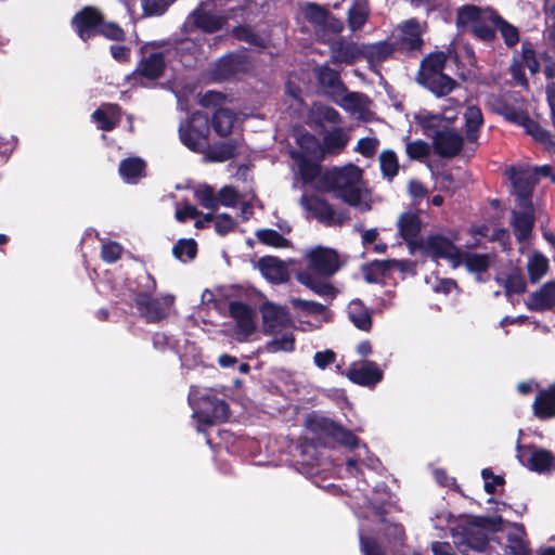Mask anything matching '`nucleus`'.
<instances>
[{"label": "nucleus", "mask_w": 555, "mask_h": 555, "mask_svg": "<svg viewBox=\"0 0 555 555\" xmlns=\"http://www.w3.org/2000/svg\"><path fill=\"white\" fill-rule=\"evenodd\" d=\"M383 175L389 179L393 178L399 169L396 154L392 151H384L379 156Z\"/></svg>", "instance_id": "864d4df0"}, {"label": "nucleus", "mask_w": 555, "mask_h": 555, "mask_svg": "<svg viewBox=\"0 0 555 555\" xmlns=\"http://www.w3.org/2000/svg\"><path fill=\"white\" fill-rule=\"evenodd\" d=\"M147 283L145 292L138 295L135 301L139 310L149 321H158L166 315V311L175 301V297L170 294L162 296L159 299H152L151 294L156 288V282L145 273L143 276Z\"/></svg>", "instance_id": "4468645a"}, {"label": "nucleus", "mask_w": 555, "mask_h": 555, "mask_svg": "<svg viewBox=\"0 0 555 555\" xmlns=\"http://www.w3.org/2000/svg\"><path fill=\"white\" fill-rule=\"evenodd\" d=\"M195 199L206 209L217 210L219 208V199L210 185H198L194 191Z\"/></svg>", "instance_id": "8fccbe9b"}, {"label": "nucleus", "mask_w": 555, "mask_h": 555, "mask_svg": "<svg viewBox=\"0 0 555 555\" xmlns=\"http://www.w3.org/2000/svg\"><path fill=\"white\" fill-rule=\"evenodd\" d=\"M450 103L440 113L423 109L414 115L415 122L433 139L435 152L442 157L455 156L463 146L462 135L452 127L460 105L451 100Z\"/></svg>", "instance_id": "f257e3e1"}, {"label": "nucleus", "mask_w": 555, "mask_h": 555, "mask_svg": "<svg viewBox=\"0 0 555 555\" xmlns=\"http://www.w3.org/2000/svg\"><path fill=\"white\" fill-rule=\"evenodd\" d=\"M516 457L531 472L547 474L555 470L553 453H516Z\"/></svg>", "instance_id": "5701e85b"}, {"label": "nucleus", "mask_w": 555, "mask_h": 555, "mask_svg": "<svg viewBox=\"0 0 555 555\" xmlns=\"http://www.w3.org/2000/svg\"><path fill=\"white\" fill-rule=\"evenodd\" d=\"M307 267L298 272L297 280L319 296L333 298L335 288L325 281L339 269V259L335 250L314 247L306 251Z\"/></svg>", "instance_id": "7ed1b4c3"}, {"label": "nucleus", "mask_w": 555, "mask_h": 555, "mask_svg": "<svg viewBox=\"0 0 555 555\" xmlns=\"http://www.w3.org/2000/svg\"><path fill=\"white\" fill-rule=\"evenodd\" d=\"M236 68V59L234 56H224L217 63L216 79H223L232 75Z\"/></svg>", "instance_id": "680f3d73"}, {"label": "nucleus", "mask_w": 555, "mask_h": 555, "mask_svg": "<svg viewBox=\"0 0 555 555\" xmlns=\"http://www.w3.org/2000/svg\"><path fill=\"white\" fill-rule=\"evenodd\" d=\"M301 204L325 224H341L345 221L341 214H337L326 202L318 197L302 196Z\"/></svg>", "instance_id": "4be33fe9"}, {"label": "nucleus", "mask_w": 555, "mask_h": 555, "mask_svg": "<svg viewBox=\"0 0 555 555\" xmlns=\"http://www.w3.org/2000/svg\"><path fill=\"white\" fill-rule=\"evenodd\" d=\"M369 16V5L366 0H354L348 11V24L351 30L360 29Z\"/></svg>", "instance_id": "37998d69"}, {"label": "nucleus", "mask_w": 555, "mask_h": 555, "mask_svg": "<svg viewBox=\"0 0 555 555\" xmlns=\"http://www.w3.org/2000/svg\"><path fill=\"white\" fill-rule=\"evenodd\" d=\"M190 401L194 405V417L204 425L214 424L216 422L228 418L227 404L208 393L197 397V391L192 388L190 392Z\"/></svg>", "instance_id": "ddd939ff"}, {"label": "nucleus", "mask_w": 555, "mask_h": 555, "mask_svg": "<svg viewBox=\"0 0 555 555\" xmlns=\"http://www.w3.org/2000/svg\"><path fill=\"white\" fill-rule=\"evenodd\" d=\"M145 163L138 157L122 160L119 165V173L127 183H137L144 176Z\"/></svg>", "instance_id": "4c0bfd02"}, {"label": "nucleus", "mask_w": 555, "mask_h": 555, "mask_svg": "<svg viewBox=\"0 0 555 555\" xmlns=\"http://www.w3.org/2000/svg\"><path fill=\"white\" fill-rule=\"evenodd\" d=\"M486 103L491 111L506 120L520 125L534 140L542 143L548 141V133L528 116L524 101L516 94H489Z\"/></svg>", "instance_id": "20e7f679"}, {"label": "nucleus", "mask_w": 555, "mask_h": 555, "mask_svg": "<svg viewBox=\"0 0 555 555\" xmlns=\"http://www.w3.org/2000/svg\"><path fill=\"white\" fill-rule=\"evenodd\" d=\"M259 270L261 274L270 282L280 284L288 279L286 266L274 257H263L259 260Z\"/></svg>", "instance_id": "cd10ccee"}, {"label": "nucleus", "mask_w": 555, "mask_h": 555, "mask_svg": "<svg viewBox=\"0 0 555 555\" xmlns=\"http://www.w3.org/2000/svg\"><path fill=\"white\" fill-rule=\"evenodd\" d=\"M235 121L236 116L230 109L220 108L214 115L212 127L216 133L225 137L231 133Z\"/></svg>", "instance_id": "a19ab883"}, {"label": "nucleus", "mask_w": 555, "mask_h": 555, "mask_svg": "<svg viewBox=\"0 0 555 555\" xmlns=\"http://www.w3.org/2000/svg\"><path fill=\"white\" fill-rule=\"evenodd\" d=\"M496 28L501 33L505 43L509 47L515 46L519 41L518 29L509 23L499 17Z\"/></svg>", "instance_id": "13d9d810"}, {"label": "nucleus", "mask_w": 555, "mask_h": 555, "mask_svg": "<svg viewBox=\"0 0 555 555\" xmlns=\"http://www.w3.org/2000/svg\"><path fill=\"white\" fill-rule=\"evenodd\" d=\"M348 377L356 384L369 386L378 383L383 373L374 362H365L350 369Z\"/></svg>", "instance_id": "a878e982"}, {"label": "nucleus", "mask_w": 555, "mask_h": 555, "mask_svg": "<svg viewBox=\"0 0 555 555\" xmlns=\"http://www.w3.org/2000/svg\"><path fill=\"white\" fill-rule=\"evenodd\" d=\"M219 206L233 207L241 199V194L231 185H225L220 189L217 194Z\"/></svg>", "instance_id": "052dcab7"}, {"label": "nucleus", "mask_w": 555, "mask_h": 555, "mask_svg": "<svg viewBox=\"0 0 555 555\" xmlns=\"http://www.w3.org/2000/svg\"><path fill=\"white\" fill-rule=\"evenodd\" d=\"M318 78L320 83L328 89L330 95L334 99L344 93V85L341 83L337 72L328 67H320L318 69Z\"/></svg>", "instance_id": "58836bf2"}, {"label": "nucleus", "mask_w": 555, "mask_h": 555, "mask_svg": "<svg viewBox=\"0 0 555 555\" xmlns=\"http://www.w3.org/2000/svg\"><path fill=\"white\" fill-rule=\"evenodd\" d=\"M305 426L308 430L315 435L332 437L341 446L350 449L361 448L360 440L350 431L345 430L328 417L311 413L306 417Z\"/></svg>", "instance_id": "9b49d317"}, {"label": "nucleus", "mask_w": 555, "mask_h": 555, "mask_svg": "<svg viewBox=\"0 0 555 555\" xmlns=\"http://www.w3.org/2000/svg\"><path fill=\"white\" fill-rule=\"evenodd\" d=\"M499 17L500 16L494 13V18H488L474 24L470 31L478 38L489 41L494 37V28H496Z\"/></svg>", "instance_id": "3c124183"}, {"label": "nucleus", "mask_w": 555, "mask_h": 555, "mask_svg": "<svg viewBox=\"0 0 555 555\" xmlns=\"http://www.w3.org/2000/svg\"><path fill=\"white\" fill-rule=\"evenodd\" d=\"M261 328L264 335L293 328V319L286 307L264 300L259 307Z\"/></svg>", "instance_id": "2eb2a0df"}, {"label": "nucleus", "mask_w": 555, "mask_h": 555, "mask_svg": "<svg viewBox=\"0 0 555 555\" xmlns=\"http://www.w3.org/2000/svg\"><path fill=\"white\" fill-rule=\"evenodd\" d=\"M182 143L192 151L203 152L208 146L209 119L206 114L194 113L179 129Z\"/></svg>", "instance_id": "f8f14e48"}, {"label": "nucleus", "mask_w": 555, "mask_h": 555, "mask_svg": "<svg viewBox=\"0 0 555 555\" xmlns=\"http://www.w3.org/2000/svg\"><path fill=\"white\" fill-rule=\"evenodd\" d=\"M289 302L294 309H297L307 315L320 317L321 320H319V323L315 325V327L320 326L322 322L326 321V310L323 305L296 297H292Z\"/></svg>", "instance_id": "c03bdc74"}, {"label": "nucleus", "mask_w": 555, "mask_h": 555, "mask_svg": "<svg viewBox=\"0 0 555 555\" xmlns=\"http://www.w3.org/2000/svg\"><path fill=\"white\" fill-rule=\"evenodd\" d=\"M310 119L318 125L324 122L338 124L340 122V115L333 107L315 103L310 109Z\"/></svg>", "instance_id": "49530a36"}, {"label": "nucleus", "mask_w": 555, "mask_h": 555, "mask_svg": "<svg viewBox=\"0 0 555 555\" xmlns=\"http://www.w3.org/2000/svg\"><path fill=\"white\" fill-rule=\"evenodd\" d=\"M122 247L115 242H106L102 245V258L106 262H115L120 258Z\"/></svg>", "instance_id": "69168bd1"}, {"label": "nucleus", "mask_w": 555, "mask_h": 555, "mask_svg": "<svg viewBox=\"0 0 555 555\" xmlns=\"http://www.w3.org/2000/svg\"><path fill=\"white\" fill-rule=\"evenodd\" d=\"M165 67V61L162 53H152L150 56L143 59L135 72L133 73L134 76L140 75L143 76L150 80L157 79Z\"/></svg>", "instance_id": "2f4dec72"}, {"label": "nucleus", "mask_w": 555, "mask_h": 555, "mask_svg": "<svg viewBox=\"0 0 555 555\" xmlns=\"http://www.w3.org/2000/svg\"><path fill=\"white\" fill-rule=\"evenodd\" d=\"M325 453H292L291 462L294 468L306 476H318L325 472L328 465L323 455Z\"/></svg>", "instance_id": "aec40b11"}, {"label": "nucleus", "mask_w": 555, "mask_h": 555, "mask_svg": "<svg viewBox=\"0 0 555 555\" xmlns=\"http://www.w3.org/2000/svg\"><path fill=\"white\" fill-rule=\"evenodd\" d=\"M362 467H366L376 473L384 470L382 461L374 453L369 454L364 460L347 459L346 461L347 473L356 478L363 477Z\"/></svg>", "instance_id": "473e14b6"}, {"label": "nucleus", "mask_w": 555, "mask_h": 555, "mask_svg": "<svg viewBox=\"0 0 555 555\" xmlns=\"http://www.w3.org/2000/svg\"><path fill=\"white\" fill-rule=\"evenodd\" d=\"M446 56L442 53L430 54L421 64L417 81L438 96L450 93L456 82L442 73Z\"/></svg>", "instance_id": "6e6552de"}, {"label": "nucleus", "mask_w": 555, "mask_h": 555, "mask_svg": "<svg viewBox=\"0 0 555 555\" xmlns=\"http://www.w3.org/2000/svg\"><path fill=\"white\" fill-rule=\"evenodd\" d=\"M555 304V282L544 284L539 291L532 293L527 301L530 310L542 311Z\"/></svg>", "instance_id": "c756f323"}, {"label": "nucleus", "mask_w": 555, "mask_h": 555, "mask_svg": "<svg viewBox=\"0 0 555 555\" xmlns=\"http://www.w3.org/2000/svg\"><path fill=\"white\" fill-rule=\"evenodd\" d=\"M519 209L513 211L512 224L518 241L528 238L533 227V207L530 201L519 202Z\"/></svg>", "instance_id": "412c9836"}, {"label": "nucleus", "mask_w": 555, "mask_h": 555, "mask_svg": "<svg viewBox=\"0 0 555 555\" xmlns=\"http://www.w3.org/2000/svg\"><path fill=\"white\" fill-rule=\"evenodd\" d=\"M393 52V47L389 42H377L365 47L364 54L372 65H377L387 60Z\"/></svg>", "instance_id": "de8ad7c7"}, {"label": "nucleus", "mask_w": 555, "mask_h": 555, "mask_svg": "<svg viewBox=\"0 0 555 555\" xmlns=\"http://www.w3.org/2000/svg\"><path fill=\"white\" fill-rule=\"evenodd\" d=\"M256 235L261 243L272 247H286L288 245V241L274 230H259Z\"/></svg>", "instance_id": "5fc2aeb1"}, {"label": "nucleus", "mask_w": 555, "mask_h": 555, "mask_svg": "<svg viewBox=\"0 0 555 555\" xmlns=\"http://www.w3.org/2000/svg\"><path fill=\"white\" fill-rule=\"evenodd\" d=\"M424 253L433 259H444L453 268L462 264V251L447 237L441 235L428 236L422 245Z\"/></svg>", "instance_id": "dca6fc26"}, {"label": "nucleus", "mask_w": 555, "mask_h": 555, "mask_svg": "<svg viewBox=\"0 0 555 555\" xmlns=\"http://www.w3.org/2000/svg\"><path fill=\"white\" fill-rule=\"evenodd\" d=\"M359 542L362 555H387L385 548L375 538L360 534Z\"/></svg>", "instance_id": "4d7b16f0"}, {"label": "nucleus", "mask_w": 555, "mask_h": 555, "mask_svg": "<svg viewBox=\"0 0 555 555\" xmlns=\"http://www.w3.org/2000/svg\"><path fill=\"white\" fill-rule=\"evenodd\" d=\"M425 26L415 20H409L399 26L393 34L395 43L401 50H421L423 46L422 34Z\"/></svg>", "instance_id": "6ab92c4d"}, {"label": "nucleus", "mask_w": 555, "mask_h": 555, "mask_svg": "<svg viewBox=\"0 0 555 555\" xmlns=\"http://www.w3.org/2000/svg\"><path fill=\"white\" fill-rule=\"evenodd\" d=\"M359 54L360 52L356 46L346 44L335 53L334 60L335 62L350 64L356 61Z\"/></svg>", "instance_id": "e2e57ef3"}, {"label": "nucleus", "mask_w": 555, "mask_h": 555, "mask_svg": "<svg viewBox=\"0 0 555 555\" xmlns=\"http://www.w3.org/2000/svg\"><path fill=\"white\" fill-rule=\"evenodd\" d=\"M302 14L317 27L318 31L338 34L343 29V23L339 20L315 3H306L302 7Z\"/></svg>", "instance_id": "a211bd4d"}, {"label": "nucleus", "mask_w": 555, "mask_h": 555, "mask_svg": "<svg viewBox=\"0 0 555 555\" xmlns=\"http://www.w3.org/2000/svg\"><path fill=\"white\" fill-rule=\"evenodd\" d=\"M373 268H377L380 271H389L396 269L401 272H408L412 270L413 266L409 260L388 259L374 261Z\"/></svg>", "instance_id": "bf43d9fd"}, {"label": "nucleus", "mask_w": 555, "mask_h": 555, "mask_svg": "<svg viewBox=\"0 0 555 555\" xmlns=\"http://www.w3.org/2000/svg\"><path fill=\"white\" fill-rule=\"evenodd\" d=\"M321 189L333 191L336 196L361 212L372 209L370 191L362 183V171L354 165L331 170L322 176Z\"/></svg>", "instance_id": "f03ea898"}, {"label": "nucleus", "mask_w": 555, "mask_h": 555, "mask_svg": "<svg viewBox=\"0 0 555 555\" xmlns=\"http://www.w3.org/2000/svg\"><path fill=\"white\" fill-rule=\"evenodd\" d=\"M92 118L102 130H112L120 119V112L117 105L103 104L93 114Z\"/></svg>", "instance_id": "f704fd0d"}, {"label": "nucleus", "mask_w": 555, "mask_h": 555, "mask_svg": "<svg viewBox=\"0 0 555 555\" xmlns=\"http://www.w3.org/2000/svg\"><path fill=\"white\" fill-rule=\"evenodd\" d=\"M498 282L503 285L506 294H520L526 289V282L519 269H511L508 272L500 273L496 278Z\"/></svg>", "instance_id": "e433bc0d"}, {"label": "nucleus", "mask_w": 555, "mask_h": 555, "mask_svg": "<svg viewBox=\"0 0 555 555\" xmlns=\"http://www.w3.org/2000/svg\"><path fill=\"white\" fill-rule=\"evenodd\" d=\"M379 145V141L375 137H366L359 140L356 150L366 156H372Z\"/></svg>", "instance_id": "0e129e2a"}, {"label": "nucleus", "mask_w": 555, "mask_h": 555, "mask_svg": "<svg viewBox=\"0 0 555 555\" xmlns=\"http://www.w3.org/2000/svg\"><path fill=\"white\" fill-rule=\"evenodd\" d=\"M267 336L272 337L263 347L267 352H293L295 350L293 328H287L275 334H267Z\"/></svg>", "instance_id": "7c9ffc66"}, {"label": "nucleus", "mask_w": 555, "mask_h": 555, "mask_svg": "<svg viewBox=\"0 0 555 555\" xmlns=\"http://www.w3.org/2000/svg\"><path fill=\"white\" fill-rule=\"evenodd\" d=\"M73 25L82 40H88L95 34H102L111 40H122L124 30L114 23H104L102 14L91 7H87L73 18Z\"/></svg>", "instance_id": "0eeeda50"}, {"label": "nucleus", "mask_w": 555, "mask_h": 555, "mask_svg": "<svg viewBox=\"0 0 555 555\" xmlns=\"http://www.w3.org/2000/svg\"><path fill=\"white\" fill-rule=\"evenodd\" d=\"M348 315L358 328L366 331L371 327V315L360 300L350 301L348 305Z\"/></svg>", "instance_id": "79ce46f5"}, {"label": "nucleus", "mask_w": 555, "mask_h": 555, "mask_svg": "<svg viewBox=\"0 0 555 555\" xmlns=\"http://www.w3.org/2000/svg\"><path fill=\"white\" fill-rule=\"evenodd\" d=\"M514 531L507 533L504 555H532L522 524H512Z\"/></svg>", "instance_id": "b1692460"}, {"label": "nucleus", "mask_w": 555, "mask_h": 555, "mask_svg": "<svg viewBox=\"0 0 555 555\" xmlns=\"http://www.w3.org/2000/svg\"><path fill=\"white\" fill-rule=\"evenodd\" d=\"M501 516H475L466 524H460L452 529V537L460 552L468 550L485 552L489 545V538L485 530L498 532L502 530Z\"/></svg>", "instance_id": "39448f33"}, {"label": "nucleus", "mask_w": 555, "mask_h": 555, "mask_svg": "<svg viewBox=\"0 0 555 555\" xmlns=\"http://www.w3.org/2000/svg\"><path fill=\"white\" fill-rule=\"evenodd\" d=\"M492 257L489 254L464 253L462 251V264L469 272L482 273L488 270L492 263Z\"/></svg>", "instance_id": "ea45409f"}, {"label": "nucleus", "mask_w": 555, "mask_h": 555, "mask_svg": "<svg viewBox=\"0 0 555 555\" xmlns=\"http://www.w3.org/2000/svg\"><path fill=\"white\" fill-rule=\"evenodd\" d=\"M333 100L358 118L366 119L369 100L365 95L356 92L348 93L344 89V93Z\"/></svg>", "instance_id": "bb28decb"}, {"label": "nucleus", "mask_w": 555, "mask_h": 555, "mask_svg": "<svg viewBox=\"0 0 555 555\" xmlns=\"http://www.w3.org/2000/svg\"><path fill=\"white\" fill-rule=\"evenodd\" d=\"M295 139L301 150V154L293 153L297 160L299 173L306 183L314 182L321 175V169L315 162L322 158V143L305 130H297Z\"/></svg>", "instance_id": "423d86ee"}, {"label": "nucleus", "mask_w": 555, "mask_h": 555, "mask_svg": "<svg viewBox=\"0 0 555 555\" xmlns=\"http://www.w3.org/2000/svg\"><path fill=\"white\" fill-rule=\"evenodd\" d=\"M488 18H494V11L491 9H479L475 5H465L457 11V25L472 29L474 24Z\"/></svg>", "instance_id": "c85d7f7f"}, {"label": "nucleus", "mask_w": 555, "mask_h": 555, "mask_svg": "<svg viewBox=\"0 0 555 555\" xmlns=\"http://www.w3.org/2000/svg\"><path fill=\"white\" fill-rule=\"evenodd\" d=\"M533 411L539 418H550L555 415V385L541 391L533 403Z\"/></svg>", "instance_id": "72a5a7b5"}, {"label": "nucleus", "mask_w": 555, "mask_h": 555, "mask_svg": "<svg viewBox=\"0 0 555 555\" xmlns=\"http://www.w3.org/2000/svg\"><path fill=\"white\" fill-rule=\"evenodd\" d=\"M398 230L406 242L411 243L421 231V220L415 212H403L398 219Z\"/></svg>", "instance_id": "c9c22d12"}, {"label": "nucleus", "mask_w": 555, "mask_h": 555, "mask_svg": "<svg viewBox=\"0 0 555 555\" xmlns=\"http://www.w3.org/2000/svg\"><path fill=\"white\" fill-rule=\"evenodd\" d=\"M171 0H142V7L147 15L162 14Z\"/></svg>", "instance_id": "338daca9"}, {"label": "nucleus", "mask_w": 555, "mask_h": 555, "mask_svg": "<svg viewBox=\"0 0 555 555\" xmlns=\"http://www.w3.org/2000/svg\"><path fill=\"white\" fill-rule=\"evenodd\" d=\"M228 310L232 325L227 330V334L237 343L254 340V337L258 334L256 310L242 301H231Z\"/></svg>", "instance_id": "1a4fd4ad"}, {"label": "nucleus", "mask_w": 555, "mask_h": 555, "mask_svg": "<svg viewBox=\"0 0 555 555\" xmlns=\"http://www.w3.org/2000/svg\"><path fill=\"white\" fill-rule=\"evenodd\" d=\"M245 2L246 0H208L191 14L189 23L205 33H215L221 29L225 22V17L217 11L223 8L233 11L243 7Z\"/></svg>", "instance_id": "9d476101"}, {"label": "nucleus", "mask_w": 555, "mask_h": 555, "mask_svg": "<svg viewBox=\"0 0 555 555\" xmlns=\"http://www.w3.org/2000/svg\"><path fill=\"white\" fill-rule=\"evenodd\" d=\"M506 175L511 180L513 193L518 202L530 201L532 189L537 183L533 177L532 166L519 164L508 168Z\"/></svg>", "instance_id": "f3484780"}, {"label": "nucleus", "mask_w": 555, "mask_h": 555, "mask_svg": "<svg viewBox=\"0 0 555 555\" xmlns=\"http://www.w3.org/2000/svg\"><path fill=\"white\" fill-rule=\"evenodd\" d=\"M527 269L531 282L535 283L546 273L548 261L542 254L534 253L529 257Z\"/></svg>", "instance_id": "09e8293b"}, {"label": "nucleus", "mask_w": 555, "mask_h": 555, "mask_svg": "<svg viewBox=\"0 0 555 555\" xmlns=\"http://www.w3.org/2000/svg\"><path fill=\"white\" fill-rule=\"evenodd\" d=\"M172 251L182 261L192 260L196 255V243L193 240H181L175 245Z\"/></svg>", "instance_id": "6e6d98bb"}, {"label": "nucleus", "mask_w": 555, "mask_h": 555, "mask_svg": "<svg viewBox=\"0 0 555 555\" xmlns=\"http://www.w3.org/2000/svg\"><path fill=\"white\" fill-rule=\"evenodd\" d=\"M350 137L345 128L336 127L324 133L322 140V158L326 155H337L347 145Z\"/></svg>", "instance_id": "393cba45"}, {"label": "nucleus", "mask_w": 555, "mask_h": 555, "mask_svg": "<svg viewBox=\"0 0 555 555\" xmlns=\"http://www.w3.org/2000/svg\"><path fill=\"white\" fill-rule=\"evenodd\" d=\"M465 126H466V138L468 141H476L478 138V131L482 125V114L478 106L470 105L465 112Z\"/></svg>", "instance_id": "a18cd8bd"}, {"label": "nucleus", "mask_w": 555, "mask_h": 555, "mask_svg": "<svg viewBox=\"0 0 555 555\" xmlns=\"http://www.w3.org/2000/svg\"><path fill=\"white\" fill-rule=\"evenodd\" d=\"M237 150V141H231L222 144L214 152V159L223 162L231 158Z\"/></svg>", "instance_id": "774afa93"}, {"label": "nucleus", "mask_w": 555, "mask_h": 555, "mask_svg": "<svg viewBox=\"0 0 555 555\" xmlns=\"http://www.w3.org/2000/svg\"><path fill=\"white\" fill-rule=\"evenodd\" d=\"M430 145L423 140L405 142V152L411 159L423 160L430 154Z\"/></svg>", "instance_id": "603ef678"}]
</instances>
